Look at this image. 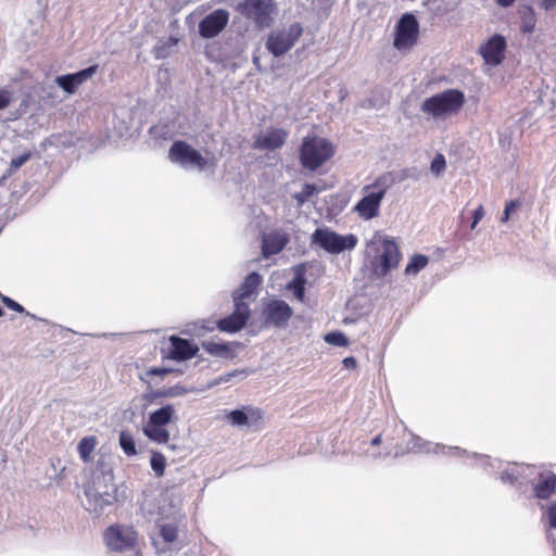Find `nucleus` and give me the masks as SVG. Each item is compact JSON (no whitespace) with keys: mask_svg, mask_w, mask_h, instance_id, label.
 <instances>
[{"mask_svg":"<svg viewBox=\"0 0 556 556\" xmlns=\"http://www.w3.org/2000/svg\"><path fill=\"white\" fill-rule=\"evenodd\" d=\"M393 182L391 173L379 175L371 184L362 188V198L354 205L353 212L363 220H370L380 215L381 203Z\"/></svg>","mask_w":556,"mask_h":556,"instance_id":"obj_1","label":"nucleus"},{"mask_svg":"<svg viewBox=\"0 0 556 556\" xmlns=\"http://www.w3.org/2000/svg\"><path fill=\"white\" fill-rule=\"evenodd\" d=\"M336 146L328 138L308 135L299 147V162L303 169L316 172L336 154Z\"/></svg>","mask_w":556,"mask_h":556,"instance_id":"obj_2","label":"nucleus"},{"mask_svg":"<svg viewBox=\"0 0 556 556\" xmlns=\"http://www.w3.org/2000/svg\"><path fill=\"white\" fill-rule=\"evenodd\" d=\"M466 102L465 94L458 89H446L424 100L421 111L433 118L446 117L460 111Z\"/></svg>","mask_w":556,"mask_h":556,"instance_id":"obj_3","label":"nucleus"},{"mask_svg":"<svg viewBox=\"0 0 556 556\" xmlns=\"http://www.w3.org/2000/svg\"><path fill=\"white\" fill-rule=\"evenodd\" d=\"M85 495L89 509L94 513H103L109 506L117 502V489L112 480L105 476H98L85 486Z\"/></svg>","mask_w":556,"mask_h":556,"instance_id":"obj_4","label":"nucleus"},{"mask_svg":"<svg viewBox=\"0 0 556 556\" xmlns=\"http://www.w3.org/2000/svg\"><path fill=\"white\" fill-rule=\"evenodd\" d=\"M175 407L172 404L152 412L142 429L144 435L157 444H166L170 435L165 426L175 419Z\"/></svg>","mask_w":556,"mask_h":556,"instance_id":"obj_5","label":"nucleus"},{"mask_svg":"<svg viewBox=\"0 0 556 556\" xmlns=\"http://www.w3.org/2000/svg\"><path fill=\"white\" fill-rule=\"evenodd\" d=\"M370 445L382 446L377 452H372L374 457H400L406 453L404 433L396 427L384 429L371 440Z\"/></svg>","mask_w":556,"mask_h":556,"instance_id":"obj_6","label":"nucleus"},{"mask_svg":"<svg viewBox=\"0 0 556 556\" xmlns=\"http://www.w3.org/2000/svg\"><path fill=\"white\" fill-rule=\"evenodd\" d=\"M313 242L318 244L325 251L331 254H339L346 250H353L358 242L355 235H339L329 228H317L313 236Z\"/></svg>","mask_w":556,"mask_h":556,"instance_id":"obj_7","label":"nucleus"},{"mask_svg":"<svg viewBox=\"0 0 556 556\" xmlns=\"http://www.w3.org/2000/svg\"><path fill=\"white\" fill-rule=\"evenodd\" d=\"M106 546L114 552L135 549L138 544V532L132 526L114 523L103 534Z\"/></svg>","mask_w":556,"mask_h":556,"instance_id":"obj_8","label":"nucleus"},{"mask_svg":"<svg viewBox=\"0 0 556 556\" xmlns=\"http://www.w3.org/2000/svg\"><path fill=\"white\" fill-rule=\"evenodd\" d=\"M168 159L181 166H193L202 170L214 165V159H205L197 149L184 140H176L168 150Z\"/></svg>","mask_w":556,"mask_h":556,"instance_id":"obj_9","label":"nucleus"},{"mask_svg":"<svg viewBox=\"0 0 556 556\" xmlns=\"http://www.w3.org/2000/svg\"><path fill=\"white\" fill-rule=\"evenodd\" d=\"M302 33L300 23L291 24L288 29L271 31L267 37L266 48L275 56H281L294 46Z\"/></svg>","mask_w":556,"mask_h":556,"instance_id":"obj_10","label":"nucleus"},{"mask_svg":"<svg viewBox=\"0 0 556 556\" xmlns=\"http://www.w3.org/2000/svg\"><path fill=\"white\" fill-rule=\"evenodd\" d=\"M274 11L273 0H244L241 4V13L252 20L258 28L270 26Z\"/></svg>","mask_w":556,"mask_h":556,"instance_id":"obj_11","label":"nucleus"},{"mask_svg":"<svg viewBox=\"0 0 556 556\" xmlns=\"http://www.w3.org/2000/svg\"><path fill=\"white\" fill-rule=\"evenodd\" d=\"M419 25L416 17L410 13H405L399 20L393 46L397 50L410 49L418 40Z\"/></svg>","mask_w":556,"mask_h":556,"instance_id":"obj_12","label":"nucleus"},{"mask_svg":"<svg viewBox=\"0 0 556 556\" xmlns=\"http://www.w3.org/2000/svg\"><path fill=\"white\" fill-rule=\"evenodd\" d=\"M381 243L382 252L375 257L372 266L379 275L384 276L399 266L401 252L394 239L383 238Z\"/></svg>","mask_w":556,"mask_h":556,"instance_id":"obj_13","label":"nucleus"},{"mask_svg":"<svg viewBox=\"0 0 556 556\" xmlns=\"http://www.w3.org/2000/svg\"><path fill=\"white\" fill-rule=\"evenodd\" d=\"M236 308L232 314L217 321L220 331L233 333L241 330L250 317V308L247 303L235 298Z\"/></svg>","mask_w":556,"mask_h":556,"instance_id":"obj_14","label":"nucleus"},{"mask_svg":"<svg viewBox=\"0 0 556 556\" xmlns=\"http://www.w3.org/2000/svg\"><path fill=\"white\" fill-rule=\"evenodd\" d=\"M506 39L502 35H493L485 43L479 48V53L485 64L497 66L505 59Z\"/></svg>","mask_w":556,"mask_h":556,"instance_id":"obj_15","label":"nucleus"},{"mask_svg":"<svg viewBox=\"0 0 556 556\" xmlns=\"http://www.w3.org/2000/svg\"><path fill=\"white\" fill-rule=\"evenodd\" d=\"M229 13L224 9H217L207 14L199 23V33L203 38L216 37L226 26Z\"/></svg>","mask_w":556,"mask_h":556,"instance_id":"obj_16","label":"nucleus"},{"mask_svg":"<svg viewBox=\"0 0 556 556\" xmlns=\"http://www.w3.org/2000/svg\"><path fill=\"white\" fill-rule=\"evenodd\" d=\"M292 313V308L282 300H270L263 311L266 323L278 328L288 324Z\"/></svg>","mask_w":556,"mask_h":556,"instance_id":"obj_17","label":"nucleus"},{"mask_svg":"<svg viewBox=\"0 0 556 556\" xmlns=\"http://www.w3.org/2000/svg\"><path fill=\"white\" fill-rule=\"evenodd\" d=\"M98 71V65L89 66L74 74L61 75L55 78V83L66 93H74L80 85L91 78Z\"/></svg>","mask_w":556,"mask_h":556,"instance_id":"obj_18","label":"nucleus"},{"mask_svg":"<svg viewBox=\"0 0 556 556\" xmlns=\"http://www.w3.org/2000/svg\"><path fill=\"white\" fill-rule=\"evenodd\" d=\"M288 135V131L282 128H269L255 138L253 148L270 151L279 149L286 143Z\"/></svg>","mask_w":556,"mask_h":556,"instance_id":"obj_19","label":"nucleus"},{"mask_svg":"<svg viewBox=\"0 0 556 556\" xmlns=\"http://www.w3.org/2000/svg\"><path fill=\"white\" fill-rule=\"evenodd\" d=\"M170 349L167 357L174 361H187L194 357L199 348L192 344L189 340L179 338L177 336L169 337Z\"/></svg>","mask_w":556,"mask_h":556,"instance_id":"obj_20","label":"nucleus"},{"mask_svg":"<svg viewBox=\"0 0 556 556\" xmlns=\"http://www.w3.org/2000/svg\"><path fill=\"white\" fill-rule=\"evenodd\" d=\"M288 242L289 238L285 232L271 231L263 237L262 254L265 257L277 254L285 249Z\"/></svg>","mask_w":556,"mask_h":556,"instance_id":"obj_21","label":"nucleus"},{"mask_svg":"<svg viewBox=\"0 0 556 556\" xmlns=\"http://www.w3.org/2000/svg\"><path fill=\"white\" fill-rule=\"evenodd\" d=\"M535 497L547 500L556 492V475L554 472L541 473L533 488Z\"/></svg>","mask_w":556,"mask_h":556,"instance_id":"obj_22","label":"nucleus"},{"mask_svg":"<svg viewBox=\"0 0 556 556\" xmlns=\"http://www.w3.org/2000/svg\"><path fill=\"white\" fill-rule=\"evenodd\" d=\"M228 419L235 426H244L261 424L263 416L260 408H248V412L235 409L229 413Z\"/></svg>","mask_w":556,"mask_h":556,"instance_id":"obj_23","label":"nucleus"},{"mask_svg":"<svg viewBox=\"0 0 556 556\" xmlns=\"http://www.w3.org/2000/svg\"><path fill=\"white\" fill-rule=\"evenodd\" d=\"M206 353L217 357H233V350L230 343H218L214 341H206L202 343Z\"/></svg>","mask_w":556,"mask_h":556,"instance_id":"obj_24","label":"nucleus"},{"mask_svg":"<svg viewBox=\"0 0 556 556\" xmlns=\"http://www.w3.org/2000/svg\"><path fill=\"white\" fill-rule=\"evenodd\" d=\"M261 283H262V277L260 274H257L255 271L249 274L245 277V279L240 288L239 295L236 298L239 301H242L244 298H249L256 291V289L260 287Z\"/></svg>","mask_w":556,"mask_h":556,"instance_id":"obj_25","label":"nucleus"},{"mask_svg":"<svg viewBox=\"0 0 556 556\" xmlns=\"http://www.w3.org/2000/svg\"><path fill=\"white\" fill-rule=\"evenodd\" d=\"M97 443H98V441L94 435L85 437L79 441V443L77 445V451H78L80 458L85 463H87L91 459V455L96 450Z\"/></svg>","mask_w":556,"mask_h":556,"instance_id":"obj_26","label":"nucleus"},{"mask_svg":"<svg viewBox=\"0 0 556 556\" xmlns=\"http://www.w3.org/2000/svg\"><path fill=\"white\" fill-rule=\"evenodd\" d=\"M525 467L514 464L501 472V480L507 484H516L523 475Z\"/></svg>","mask_w":556,"mask_h":556,"instance_id":"obj_27","label":"nucleus"},{"mask_svg":"<svg viewBox=\"0 0 556 556\" xmlns=\"http://www.w3.org/2000/svg\"><path fill=\"white\" fill-rule=\"evenodd\" d=\"M119 445L127 456H135L137 454L136 442L129 431L124 430L119 433Z\"/></svg>","mask_w":556,"mask_h":556,"instance_id":"obj_28","label":"nucleus"},{"mask_svg":"<svg viewBox=\"0 0 556 556\" xmlns=\"http://www.w3.org/2000/svg\"><path fill=\"white\" fill-rule=\"evenodd\" d=\"M428 262V256L422 254H415L410 258L409 263L406 265L405 273L407 275H415L419 273L421 269H424L427 266Z\"/></svg>","mask_w":556,"mask_h":556,"instance_id":"obj_29","label":"nucleus"},{"mask_svg":"<svg viewBox=\"0 0 556 556\" xmlns=\"http://www.w3.org/2000/svg\"><path fill=\"white\" fill-rule=\"evenodd\" d=\"M150 465H151L152 470L154 471V475L157 478H161L164 476L165 468H166V458L161 452H152L151 453Z\"/></svg>","mask_w":556,"mask_h":556,"instance_id":"obj_30","label":"nucleus"},{"mask_svg":"<svg viewBox=\"0 0 556 556\" xmlns=\"http://www.w3.org/2000/svg\"><path fill=\"white\" fill-rule=\"evenodd\" d=\"M305 283L306 280L302 275H298L292 281L287 285V289L292 290L295 298L303 302L305 298Z\"/></svg>","mask_w":556,"mask_h":556,"instance_id":"obj_31","label":"nucleus"},{"mask_svg":"<svg viewBox=\"0 0 556 556\" xmlns=\"http://www.w3.org/2000/svg\"><path fill=\"white\" fill-rule=\"evenodd\" d=\"M160 535L166 543H173L178 538V529L173 523H165L161 526Z\"/></svg>","mask_w":556,"mask_h":556,"instance_id":"obj_32","label":"nucleus"},{"mask_svg":"<svg viewBox=\"0 0 556 556\" xmlns=\"http://www.w3.org/2000/svg\"><path fill=\"white\" fill-rule=\"evenodd\" d=\"M317 191L315 185L313 184H305L302 188L301 192H298L293 195V198L296 200L298 205L302 206L306 201L309 200V198Z\"/></svg>","mask_w":556,"mask_h":556,"instance_id":"obj_33","label":"nucleus"},{"mask_svg":"<svg viewBox=\"0 0 556 556\" xmlns=\"http://www.w3.org/2000/svg\"><path fill=\"white\" fill-rule=\"evenodd\" d=\"M325 341L336 346H348L349 340L344 333L340 331L329 332L325 336Z\"/></svg>","mask_w":556,"mask_h":556,"instance_id":"obj_34","label":"nucleus"},{"mask_svg":"<svg viewBox=\"0 0 556 556\" xmlns=\"http://www.w3.org/2000/svg\"><path fill=\"white\" fill-rule=\"evenodd\" d=\"M30 157H31V152L27 151L16 157L12 159L10 162L9 168H8L9 175H13L14 173H16L18 170V168L21 166H23Z\"/></svg>","mask_w":556,"mask_h":556,"instance_id":"obj_35","label":"nucleus"},{"mask_svg":"<svg viewBox=\"0 0 556 556\" xmlns=\"http://www.w3.org/2000/svg\"><path fill=\"white\" fill-rule=\"evenodd\" d=\"M445 157L443 154H437L431 162L430 168L431 172L435 175L441 174L445 169Z\"/></svg>","mask_w":556,"mask_h":556,"instance_id":"obj_36","label":"nucleus"},{"mask_svg":"<svg viewBox=\"0 0 556 556\" xmlns=\"http://www.w3.org/2000/svg\"><path fill=\"white\" fill-rule=\"evenodd\" d=\"M13 101V92L8 88L0 89V110H4L11 105Z\"/></svg>","mask_w":556,"mask_h":556,"instance_id":"obj_37","label":"nucleus"},{"mask_svg":"<svg viewBox=\"0 0 556 556\" xmlns=\"http://www.w3.org/2000/svg\"><path fill=\"white\" fill-rule=\"evenodd\" d=\"M176 393L173 392L172 389H163V390H156V391H153L151 392L150 394L147 395V400L149 402H153L155 401L156 399H161V397H167V396H173L175 395Z\"/></svg>","mask_w":556,"mask_h":556,"instance_id":"obj_38","label":"nucleus"},{"mask_svg":"<svg viewBox=\"0 0 556 556\" xmlns=\"http://www.w3.org/2000/svg\"><path fill=\"white\" fill-rule=\"evenodd\" d=\"M518 206H519V202L518 201H510V202H508L506 204L505 208H504L503 216H502V222L506 223L509 219L510 214L513 212H515Z\"/></svg>","mask_w":556,"mask_h":556,"instance_id":"obj_39","label":"nucleus"},{"mask_svg":"<svg viewBox=\"0 0 556 556\" xmlns=\"http://www.w3.org/2000/svg\"><path fill=\"white\" fill-rule=\"evenodd\" d=\"M2 303L12 311H15L17 313L24 312V307L21 304H18L17 302L8 296H2Z\"/></svg>","mask_w":556,"mask_h":556,"instance_id":"obj_40","label":"nucleus"},{"mask_svg":"<svg viewBox=\"0 0 556 556\" xmlns=\"http://www.w3.org/2000/svg\"><path fill=\"white\" fill-rule=\"evenodd\" d=\"M484 216V208H483V205L480 204L473 212V215H472V223L470 225V228L473 230L478 223L483 218Z\"/></svg>","mask_w":556,"mask_h":556,"instance_id":"obj_41","label":"nucleus"},{"mask_svg":"<svg viewBox=\"0 0 556 556\" xmlns=\"http://www.w3.org/2000/svg\"><path fill=\"white\" fill-rule=\"evenodd\" d=\"M173 370L169 369V368H159V367H152L150 368L148 371H147V375L148 376H165L169 372H172Z\"/></svg>","mask_w":556,"mask_h":556,"instance_id":"obj_42","label":"nucleus"},{"mask_svg":"<svg viewBox=\"0 0 556 556\" xmlns=\"http://www.w3.org/2000/svg\"><path fill=\"white\" fill-rule=\"evenodd\" d=\"M549 527L556 529V504H552L547 510Z\"/></svg>","mask_w":556,"mask_h":556,"instance_id":"obj_43","label":"nucleus"},{"mask_svg":"<svg viewBox=\"0 0 556 556\" xmlns=\"http://www.w3.org/2000/svg\"><path fill=\"white\" fill-rule=\"evenodd\" d=\"M342 363L343 366L348 369H355L357 366L356 358L353 356L345 357Z\"/></svg>","mask_w":556,"mask_h":556,"instance_id":"obj_44","label":"nucleus"},{"mask_svg":"<svg viewBox=\"0 0 556 556\" xmlns=\"http://www.w3.org/2000/svg\"><path fill=\"white\" fill-rule=\"evenodd\" d=\"M534 28V23L533 21H530V22H525L521 26V30L523 33H531Z\"/></svg>","mask_w":556,"mask_h":556,"instance_id":"obj_45","label":"nucleus"},{"mask_svg":"<svg viewBox=\"0 0 556 556\" xmlns=\"http://www.w3.org/2000/svg\"><path fill=\"white\" fill-rule=\"evenodd\" d=\"M542 5L545 10H552L556 8V0H543Z\"/></svg>","mask_w":556,"mask_h":556,"instance_id":"obj_46","label":"nucleus"},{"mask_svg":"<svg viewBox=\"0 0 556 556\" xmlns=\"http://www.w3.org/2000/svg\"><path fill=\"white\" fill-rule=\"evenodd\" d=\"M496 2V4H498L500 7H503V8H508L510 7L515 0H494Z\"/></svg>","mask_w":556,"mask_h":556,"instance_id":"obj_47","label":"nucleus"},{"mask_svg":"<svg viewBox=\"0 0 556 556\" xmlns=\"http://www.w3.org/2000/svg\"><path fill=\"white\" fill-rule=\"evenodd\" d=\"M253 62H254V64H257L260 62V58L258 56H254L253 58Z\"/></svg>","mask_w":556,"mask_h":556,"instance_id":"obj_48","label":"nucleus"},{"mask_svg":"<svg viewBox=\"0 0 556 556\" xmlns=\"http://www.w3.org/2000/svg\"><path fill=\"white\" fill-rule=\"evenodd\" d=\"M4 314L3 309L0 307V317Z\"/></svg>","mask_w":556,"mask_h":556,"instance_id":"obj_49","label":"nucleus"}]
</instances>
